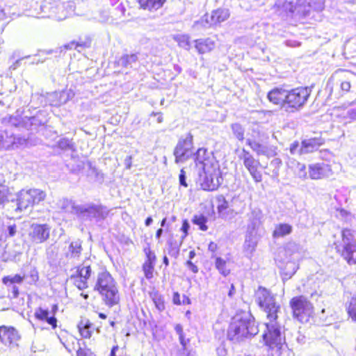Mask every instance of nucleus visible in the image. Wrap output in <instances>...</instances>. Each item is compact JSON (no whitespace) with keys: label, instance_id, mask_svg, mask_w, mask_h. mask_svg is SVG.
Instances as JSON below:
<instances>
[{"label":"nucleus","instance_id":"f257e3e1","mask_svg":"<svg viewBox=\"0 0 356 356\" xmlns=\"http://www.w3.org/2000/svg\"><path fill=\"white\" fill-rule=\"evenodd\" d=\"M256 301L267 316L265 323L266 330L262 334L264 344L271 349H280L284 338L282 336V326L277 321L280 305L276 301L275 296L268 289L259 286L255 292Z\"/></svg>","mask_w":356,"mask_h":356},{"label":"nucleus","instance_id":"f03ea898","mask_svg":"<svg viewBox=\"0 0 356 356\" xmlns=\"http://www.w3.org/2000/svg\"><path fill=\"white\" fill-rule=\"evenodd\" d=\"M258 332L252 315L248 312H243L232 318L227 330V338L232 341H239L244 338L254 336Z\"/></svg>","mask_w":356,"mask_h":356},{"label":"nucleus","instance_id":"7ed1b4c3","mask_svg":"<svg viewBox=\"0 0 356 356\" xmlns=\"http://www.w3.org/2000/svg\"><path fill=\"white\" fill-rule=\"evenodd\" d=\"M94 290L99 292L104 304L108 307H113L120 302L117 283L108 271L98 273Z\"/></svg>","mask_w":356,"mask_h":356},{"label":"nucleus","instance_id":"20e7f679","mask_svg":"<svg viewBox=\"0 0 356 356\" xmlns=\"http://www.w3.org/2000/svg\"><path fill=\"white\" fill-rule=\"evenodd\" d=\"M353 231L343 229L341 238L334 243L337 252L349 264H356V238Z\"/></svg>","mask_w":356,"mask_h":356},{"label":"nucleus","instance_id":"39448f33","mask_svg":"<svg viewBox=\"0 0 356 356\" xmlns=\"http://www.w3.org/2000/svg\"><path fill=\"white\" fill-rule=\"evenodd\" d=\"M76 216L82 221L97 224L102 222L108 216L110 210L102 204L89 202L76 208Z\"/></svg>","mask_w":356,"mask_h":356},{"label":"nucleus","instance_id":"423d86ee","mask_svg":"<svg viewBox=\"0 0 356 356\" xmlns=\"http://www.w3.org/2000/svg\"><path fill=\"white\" fill-rule=\"evenodd\" d=\"M311 90L307 87H299L287 90L286 102L284 110L289 113H293L301 109L308 100Z\"/></svg>","mask_w":356,"mask_h":356},{"label":"nucleus","instance_id":"0eeeda50","mask_svg":"<svg viewBox=\"0 0 356 356\" xmlns=\"http://www.w3.org/2000/svg\"><path fill=\"white\" fill-rule=\"evenodd\" d=\"M46 197L44 191L38 188L21 190L17 194L15 211H22L34 204H39Z\"/></svg>","mask_w":356,"mask_h":356},{"label":"nucleus","instance_id":"6e6552de","mask_svg":"<svg viewBox=\"0 0 356 356\" xmlns=\"http://www.w3.org/2000/svg\"><path fill=\"white\" fill-rule=\"evenodd\" d=\"M200 186L204 191H213L218 189L222 182V177L218 163L212 167L203 170V174H200Z\"/></svg>","mask_w":356,"mask_h":356},{"label":"nucleus","instance_id":"1a4fd4ad","mask_svg":"<svg viewBox=\"0 0 356 356\" xmlns=\"http://www.w3.org/2000/svg\"><path fill=\"white\" fill-rule=\"evenodd\" d=\"M193 136L188 133L185 138L179 140L174 149L175 163H183L188 160L193 154Z\"/></svg>","mask_w":356,"mask_h":356},{"label":"nucleus","instance_id":"9d476101","mask_svg":"<svg viewBox=\"0 0 356 356\" xmlns=\"http://www.w3.org/2000/svg\"><path fill=\"white\" fill-rule=\"evenodd\" d=\"M9 122L15 127H21L32 131L36 130L39 127L44 126L47 120L42 113H38L32 117H10Z\"/></svg>","mask_w":356,"mask_h":356},{"label":"nucleus","instance_id":"9b49d317","mask_svg":"<svg viewBox=\"0 0 356 356\" xmlns=\"http://www.w3.org/2000/svg\"><path fill=\"white\" fill-rule=\"evenodd\" d=\"M293 316L299 321L304 322L308 320L311 312V303L302 296L293 298L290 301Z\"/></svg>","mask_w":356,"mask_h":356},{"label":"nucleus","instance_id":"f8f14e48","mask_svg":"<svg viewBox=\"0 0 356 356\" xmlns=\"http://www.w3.org/2000/svg\"><path fill=\"white\" fill-rule=\"evenodd\" d=\"M27 143L28 139L24 136H16L8 131L0 132V149L8 150L22 148Z\"/></svg>","mask_w":356,"mask_h":356},{"label":"nucleus","instance_id":"ddd939ff","mask_svg":"<svg viewBox=\"0 0 356 356\" xmlns=\"http://www.w3.org/2000/svg\"><path fill=\"white\" fill-rule=\"evenodd\" d=\"M240 159L243 160V163L245 168L248 170L254 181L257 183L262 181V174L258 170L260 162L258 159L254 158L251 153L243 148L239 155Z\"/></svg>","mask_w":356,"mask_h":356},{"label":"nucleus","instance_id":"4468645a","mask_svg":"<svg viewBox=\"0 0 356 356\" xmlns=\"http://www.w3.org/2000/svg\"><path fill=\"white\" fill-rule=\"evenodd\" d=\"M325 8V0H297L296 13L302 17H309L311 12H321Z\"/></svg>","mask_w":356,"mask_h":356},{"label":"nucleus","instance_id":"2eb2a0df","mask_svg":"<svg viewBox=\"0 0 356 356\" xmlns=\"http://www.w3.org/2000/svg\"><path fill=\"white\" fill-rule=\"evenodd\" d=\"M74 93L71 91H62L54 92L48 93L46 98L43 95L35 94L32 96L31 102L37 98L42 104L44 100H46L45 104H49L51 106H59L61 104H65L69 99L72 98Z\"/></svg>","mask_w":356,"mask_h":356},{"label":"nucleus","instance_id":"dca6fc26","mask_svg":"<svg viewBox=\"0 0 356 356\" xmlns=\"http://www.w3.org/2000/svg\"><path fill=\"white\" fill-rule=\"evenodd\" d=\"M25 277V274H15L4 276L2 278V283L6 286L10 299L17 298L19 296V291L17 284H22Z\"/></svg>","mask_w":356,"mask_h":356},{"label":"nucleus","instance_id":"f3484780","mask_svg":"<svg viewBox=\"0 0 356 356\" xmlns=\"http://www.w3.org/2000/svg\"><path fill=\"white\" fill-rule=\"evenodd\" d=\"M50 231L51 227L47 224L33 223L30 227L29 236L33 243H42L49 238Z\"/></svg>","mask_w":356,"mask_h":356},{"label":"nucleus","instance_id":"a211bd4d","mask_svg":"<svg viewBox=\"0 0 356 356\" xmlns=\"http://www.w3.org/2000/svg\"><path fill=\"white\" fill-rule=\"evenodd\" d=\"M192 156L196 166L200 165L202 170L212 167L215 163H218L216 161L213 153L204 147L199 148L195 153H193Z\"/></svg>","mask_w":356,"mask_h":356},{"label":"nucleus","instance_id":"6ab92c4d","mask_svg":"<svg viewBox=\"0 0 356 356\" xmlns=\"http://www.w3.org/2000/svg\"><path fill=\"white\" fill-rule=\"evenodd\" d=\"M20 336L16 329L13 327H0V345L8 347L17 346Z\"/></svg>","mask_w":356,"mask_h":356},{"label":"nucleus","instance_id":"aec40b11","mask_svg":"<svg viewBox=\"0 0 356 356\" xmlns=\"http://www.w3.org/2000/svg\"><path fill=\"white\" fill-rule=\"evenodd\" d=\"M247 231L250 232L251 235L254 233H258V230L264 220V214L261 209L258 207L252 208L250 212L247 214Z\"/></svg>","mask_w":356,"mask_h":356},{"label":"nucleus","instance_id":"412c9836","mask_svg":"<svg viewBox=\"0 0 356 356\" xmlns=\"http://www.w3.org/2000/svg\"><path fill=\"white\" fill-rule=\"evenodd\" d=\"M40 6L43 13L42 17H54L58 19L60 10H64L62 0H44Z\"/></svg>","mask_w":356,"mask_h":356},{"label":"nucleus","instance_id":"4be33fe9","mask_svg":"<svg viewBox=\"0 0 356 356\" xmlns=\"http://www.w3.org/2000/svg\"><path fill=\"white\" fill-rule=\"evenodd\" d=\"M332 175L331 167L324 162L309 165V175L312 179H320L329 177Z\"/></svg>","mask_w":356,"mask_h":356},{"label":"nucleus","instance_id":"5701e85b","mask_svg":"<svg viewBox=\"0 0 356 356\" xmlns=\"http://www.w3.org/2000/svg\"><path fill=\"white\" fill-rule=\"evenodd\" d=\"M273 9L282 17L291 16L296 11V6H293L291 1L286 0H277Z\"/></svg>","mask_w":356,"mask_h":356},{"label":"nucleus","instance_id":"b1692460","mask_svg":"<svg viewBox=\"0 0 356 356\" xmlns=\"http://www.w3.org/2000/svg\"><path fill=\"white\" fill-rule=\"evenodd\" d=\"M323 143L324 140L321 138L305 139L301 143L299 154H305L316 151Z\"/></svg>","mask_w":356,"mask_h":356},{"label":"nucleus","instance_id":"393cba45","mask_svg":"<svg viewBox=\"0 0 356 356\" xmlns=\"http://www.w3.org/2000/svg\"><path fill=\"white\" fill-rule=\"evenodd\" d=\"M82 250V242L80 240L72 241L65 251V257L68 261L79 260Z\"/></svg>","mask_w":356,"mask_h":356},{"label":"nucleus","instance_id":"a878e982","mask_svg":"<svg viewBox=\"0 0 356 356\" xmlns=\"http://www.w3.org/2000/svg\"><path fill=\"white\" fill-rule=\"evenodd\" d=\"M287 90L282 88H275L268 93V99L274 104L280 105L284 109L286 102Z\"/></svg>","mask_w":356,"mask_h":356},{"label":"nucleus","instance_id":"bb28decb","mask_svg":"<svg viewBox=\"0 0 356 356\" xmlns=\"http://www.w3.org/2000/svg\"><path fill=\"white\" fill-rule=\"evenodd\" d=\"M229 15L228 9L218 8L212 12L210 20L207 19V22L211 25H216L227 20L229 18Z\"/></svg>","mask_w":356,"mask_h":356},{"label":"nucleus","instance_id":"cd10ccee","mask_svg":"<svg viewBox=\"0 0 356 356\" xmlns=\"http://www.w3.org/2000/svg\"><path fill=\"white\" fill-rule=\"evenodd\" d=\"M34 315L37 319L47 322L53 328L56 327L57 320L54 315L49 316V311L48 309L38 307L35 309Z\"/></svg>","mask_w":356,"mask_h":356},{"label":"nucleus","instance_id":"c85d7f7f","mask_svg":"<svg viewBox=\"0 0 356 356\" xmlns=\"http://www.w3.org/2000/svg\"><path fill=\"white\" fill-rule=\"evenodd\" d=\"M194 42L195 47L200 54L209 52L215 47V42L211 38L197 39Z\"/></svg>","mask_w":356,"mask_h":356},{"label":"nucleus","instance_id":"c756f323","mask_svg":"<svg viewBox=\"0 0 356 356\" xmlns=\"http://www.w3.org/2000/svg\"><path fill=\"white\" fill-rule=\"evenodd\" d=\"M287 165L299 178H305L307 177L306 166L304 163H301L296 159H290L287 162Z\"/></svg>","mask_w":356,"mask_h":356},{"label":"nucleus","instance_id":"7c9ffc66","mask_svg":"<svg viewBox=\"0 0 356 356\" xmlns=\"http://www.w3.org/2000/svg\"><path fill=\"white\" fill-rule=\"evenodd\" d=\"M183 243V240L177 241L170 238L167 241L168 254L175 259H177L179 255L180 247Z\"/></svg>","mask_w":356,"mask_h":356},{"label":"nucleus","instance_id":"2f4dec72","mask_svg":"<svg viewBox=\"0 0 356 356\" xmlns=\"http://www.w3.org/2000/svg\"><path fill=\"white\" fill-rule=\"evenodd\" d=\"M246 144L250 147V148L257 153L258 156L264 155L268 156L269 149L268 147L257 142L254 139H247Z\"/></svg>","mask_w":356,"mask_h":356},{"label":"nucleus","instance_id":"473e14b6","mask_svg":"<svg viewBox=\"0 0 356 356\" xmlns=\"http://www.w3.org/2000/svg\"><path fill=\"white\" fill-rule=\"evenodd\" d=\"M166 0H137L140 7L145 10H157L163 6Z\"/></svg>","mask_w":356,"mask_h":356},{"label":"nucleus","instance_id":"72a5a7b5","mask_svg":"<svg viewBox=\"0 0 356 356\" xmlns=\"http://www.w3.org/2000/svg\"><path fill=\"white\" fill-rule=\"evenodd\" d=\"M292 226L287 223H280L276 225L273 236L275 238L283 237L292 232Z\"/></svg>","mask_w":356,"mask_h":356},{"label":"nucleus","instance_id":"f704fd0d","mask_svg":"<svg viewBox=\"0 0 356 356\" xmlns=\"http://www.w3.org/2000/svg\"><path fill=\"white\" fill-rule=\"evenodd\" d=\"M59 207L65 211V212H70L76 216V207H79L80 204H76L74 202L71 200L63 198L60 200L58 202Z\"/></svg>","mask_w":356,"mask_h":356},{"label":"nucleus","instance_id":"c9c22d12","mask_svg":"<svg viewBox=\"0 0 356 356\" xmlns=\"http://www.w3.org/2000/svg\"><path fill=\"white\" fill-rule=\"evenodd\" d=\"M257 233H254L251 235L250 232H246L244 246L251 253L254 250L257 244Z\"/></svg>","mask_w":356,"mask_h":356},{"label":"nucleus","instance_id":"e433bc0d","mask_svg":"<svg viewBox=\"0 0 356 356\" xmlns=\"http://www.w3.org/2000/svg\"><path fill=\"white\" fill-rule=\"evenodd\" d=\"M62 4L63 6V12L60 10V14L58 15V20L65 19L69 15H71L74 10V5L72 1L67 0H62Z\"/></svg>","mask_w":356,"mask_h":356},{"label":"nucleus","instance_id":"4c0bfd02","mask_svg":"<svg viewBox=\"0 0 356 356\" xmlns=\"http://www.w3.org/2000/svg\"><path fill=\"white\" fill-rule=\"evenodd\" d=\"M70 280L81 291L88 288V281L76 273L70 276Z\"/></svg>","mask_w":356,"mask_h":356},{"label":"nucleus","instance_id":"58836bf2","mask_svg":"<svg viewBox=\"0 0 356 356\" xmlns=\"http://www.w3.org/2000/svg\"><path fill=\"white\" fill-rule=\"evenodd\" d=\"M207 217L203 214L195 215L192 219V222L197 225L199 229L202 231H207L208 229V226L207 225Z\"/></svg>","mask_w":356,"mask_h":356},{"label":"nucleus","instance_id":"ea45409f","mask_svg":"<svg viewBox=\"0 0 356 356\" xmlns=\"http://www.w3.org/2000/svg\"><path fill=\"white\" fill-rule=\"evenodd\" d=\"M92 324L87 320L86 322L81 321L78 325L79 332L83 338H90L92 334L91 330Z\"/></svg>","mask_w":356,"mask_h":356},{"label":"nucleus","instance_id":"a19ab883","mask_svg":"<svg viewBox=\"0 0 356 356\" xmlns=\"http://www.w3.org/2000/svg\"><path fill=\"white\" fill-rule=\"evenodd\" d=\"M234 136L239 141L244 140L245 128L239 123H232L230 125Z\"/></svg>","mask_w":356,"mask_h":356},{"label":"nucleus","instance_id":"79ce46f5","mask_svg":"<svg viewBox=\"0 0 356 356\" xmlns=\"http://www.w3.org/2000/svg\"><path fill=\"white\" fill-rule=\"evenodd\" d=\"M173 39L178 43V45L186 50L191 48V43L189 41V36L187 35L177 34L173 35Z\"/></svg>","mask_w":356,"mask_h":356},{"label":"nucleus","instance_id":"37998d69","mask_svg":"<svg viewBox=\"0 0 356 356\" xmlns=\"http://www.w3.org/2000/svg\"><path fill=\"white\" fill-rule=\"evenodd\" d=\"M348 316L353 322H356V294L354 295L346 306Z\"/></svg>","mask_w":356,"mask_h":356},{"label":"nucleus","instance_id":"c03bdc74","mask_svg":"<svg viewBox=\"0 0 356 356\" xmlns=\"http://www.w3.org/2000/svg\"><path fill=\"white\" fill-rule=\"evenodd\" d=\"M341 73L344 74L343 79H341L340 88L343 92H348L350 88V76L353 78L354 75L349 72L341 71Z\"/></svg>","mask_w":356,"mask_h":356},{"label":"nucleus","instance_id":"a18cd8bd","mask_svg":"<svg viewBox=\"0 0 356 356\" xmlns=\"http://www.w3.org/2000/svg\"><path fill=\"white\" fill-rule=\"evenodd\" d=\"M138 57L136 54L124 55L118 60V65L124 67L131 66L133 63H136Z\"/></svg>","mask_w":356,"mask_h":356},{"label":"nucleus","instance_id":"49530a36","mask_svg":"<svg viewBox=\"0 0 356 356\" xmlns=\"http://www.w3.org/2000/svg\"><path fill=\"white\" fill-rule=\"evenodd\" d=\"M76 273L88 281L91 275L92 269L90 265L84 263L83 265L77 267Z\"/></svg>","mask_w":356,"mask_h":356},{"label":"nucleus","instance_id":"de8ad7c7","mask_svg":"<svg viewBox=\"0 0 356 356\" xmlns=\"http://www.w3.org/2000/svg\"><path fill=\"white\" fill-rule=\"evenodd\" d=\"M58 147L64 151L72 150L74 151V143L72 140H70L67 138H60L57 143Z\"/></svg>","mask_w":356,"mask_h":356},{"label":"nucleus","instance_id":"09e8293b","mask_svg":"<svg viewBox=\"0 0 356 356\" xmlns=\"http://www.w3.org/2000/svg\"><path fill=\"white\" fill-rule=\"evenodd\" d=\"M215 265L219 273L223 276H227L229 274L230 270L227 268L226 261L222 258L220 257H216Z\"/></svg>","mask_w":356,"mask_h":356},{"label":"nucleus","instance_id":"8fccbe9b","mask_svg":"<svg viewBox=\"0 0 356 356\" xmlns=\"http://www.w3.org/2000/svg\"><path fill=\"white\" fill-rule=\"evenodd\" d=\"M143 252L146 257L144 263L155 265L156 257L155 253L151 250L149 245H147L146 247L143 248Z\"/></svg>","mask_w":356,"mask_h":356},{"label":"nucleus","instance_id":"3c124183","mask_svg":"<svg viewBox=\"0 0 356 356\" xmlns=\"http://www.w3.org/2000/svg\"><path fill=\"white\" fill-rule=\"evenodd\" d=\"M91 44V40L90 39H86L84 40H79L77 42H72L70 45V49H72L73 47L75 49H76L78 51H81L83 49L86 47H89Z\"/></svg>","mask_w":356,"mask_h":356},{"label":"nucleus","instance_id":"603ef678","mask_svg":"<svg viewBox=\"0 0 356 356\" xmlns=\"http://www.w3.org/2000/svg\"><path fill=\"white\" fill-rule=\"evenodd\" d=\"M216 201L218 202L217 209L219 213H221L228 208V202L222 195L217 196Z\"/></svg>","mask_w":356,"mask_h":356},{"label":"nucleus","instance_id":"864d4df0","mask_svg":"<svg viewBox=\"0 0 356 356\" xmlns=\"http://www.w3.org/2000/svg\"><path fill=\"white\" fill-rule=\"evenodd\" d=\"M282 165V161L280 159L275 158L273 159L270 162V166L273 167V177L275 178H277L279 176V171L280 166Z\"/></svg>","mask_w":356,"mask_h":356},{"label":"nucleus","instance_id":"5fc2aeb1","mask_svg":"<svg viewBox=\"0 0 356 356\" xmlns=\"http://www.w3.org/2000/svg\"><path fill=\"white\" fill-rule=\"evenodd\" d=\"M154 266L155 265L143 263L142 268L146 279L150 280L153 277Z\"/></svg>","mask_w":356,"mask_h":356},{"label":"nucleus","instance_id":"6e6d98bb","mask_svg":"<svg viewBox=\"0 0 356 356\" xmlns=\"http://www.w3.org/2000/svg\"><path fill=\"white\" fill-rule=\"evenodd\" d=\"M29 279L28 283L30 284L35 283L38 280V273L35 268H32L29 275H26L25 279Z\"/></svg>","mask_w":356,"mask_h":356},{"label":"nucleus","instance_id":"4d7b16f0","mask_svg":"<svg viewBox=\"0 0 356 356\" xmlns=\"http://www.w3.org/2000/svg\"><path fill=\"white\" fill-rule=\"evenodd\" d=\"M153 301L158 310L163 311L165 309L164 301L161 296L154 298Z\"/></svg>","mask_w":356,"mask_h":356},{"label":"nucleus","instance_id":"13d9d810","mask_svg":"<svg viewBox=\"0 0 356 356\" xmlns=\"http://www.w3.org/2000/svg\"><path fill=\"white\" fill-rule=\"evenodd\" d=\"M190 229V224L187 220H184L182 222V225L181 227V231L183 232V235L181 237V240H184V238L187 236L188 234V230Z\"/></svg>","mask_w":356,"mask_h":356},{"label":"nucleus","instance_id":"bf43d9fd","mask_svg":"<svg viewBox=\"0 0 356 356\" xmlns=\"http://www.w3.org/2000/svg\"><path fill=\"white\" fill-rule=\"evenodd\" d=\"M179 184L185 188L188 187V184L186 182V172L184 169H181L180 170V173L179 175Z\"/></svg>","mask_w":356,"mask_h":356},{"label":"nucleus","instance_id":"052dcab7","mask_svg":"<svg viewBox=\"0 0 356 356\" xmlns=\"http://www.w3.org/2000/svg\"><path fill=\"white\" fill-rule=\"evenodd\" d=\"M17 227L15 224L8 225L5 230V234L7 236L13 237L15 235Z\"/></svg>","mask_w":356,"mask_h":356},{"label":"nucleus","instance_id":"680f3d73","mask_svg":"<svg viewBox=\"0 0 356 356\" xmlns=\"http://www.w3.org/2000/svg\"><path fill=\"white\" fill-rule=\"evenodd\" d=\"M300 148V147L299 146L298 142L294 141L293 143L291 144L289 150H290V152L291 154H299Z\"/></svg>","mask_w":356,"mask_h":356},{"label":"nucleus","instance_id":"e2e57ef3","mask_svg":"<svg viewBox=\"0 0 356 356\" xmlns=\"http://www.w3.org/2000/svg\"><path fill=\"white\" fill-rule=\"evenodd\" d=\"M179 341L182 346L183 350H186L187 344L190 342V339H186L185 337V334H184L182 335L179 336Z\"/></svg>","mask_w":356,"mask_h":356},{"label":"nucleus","instance_id":"0e129e2a","mask_svg":"<svg viewBox=\"0 0 356 356\" xmlns=\"http://www.w3.org/2000/svg\"><path fill=\"white\" fill-rule=\"evenodd\" d=\"M76 356H95L92 353H90L88 350H86L82 349L80 346L76 351Z\"/></svg>","mask_w":356,"mask_h":356},{"label":"nucleus","instance_id":"69168bd1","mask_svg":"<svg viewBox=\"0 0 356 356\" xmlns=\"http://www.w3.org/2000/svg\"><path fill=\"white\" fill-rule=\"evenodd\" d=\"M186 265L193 273H197L198 272L197 266L195 265L191 260H188L186 263Z\"/></svg>","mask_w":356,"mask_h":356},{"label":"nucleus","instance_id":"338daca9","mask_svg":"<svg viewBox=\"0 0 356 356\" xmlns=\"http://www.w3.org/2000/svg\"><path fill=\"white\" fill-rule=\"evenodd\" d=\"M172 302L177 305H181L182 301L180 300V295L178 292H174L172 296Z\"/></svg>","mask_w":356,"mask_h":356},{"label":"nucleus","instance_id":"774afa93","mask_svg":"<svg viewBox=\"0 0 356 356\" xmlns=\"http://www.w3.org/2000/svg\"><path fill=\"white\" fill-rule=\"evenodd\" d=\"M29 57H30L29 56H27L17 59L13 65H10V69H11L13 70H16L20 65L22 60H24V58H28Z\"/></svg>","mask_w":356,"mask_h":356}]
</instances>
